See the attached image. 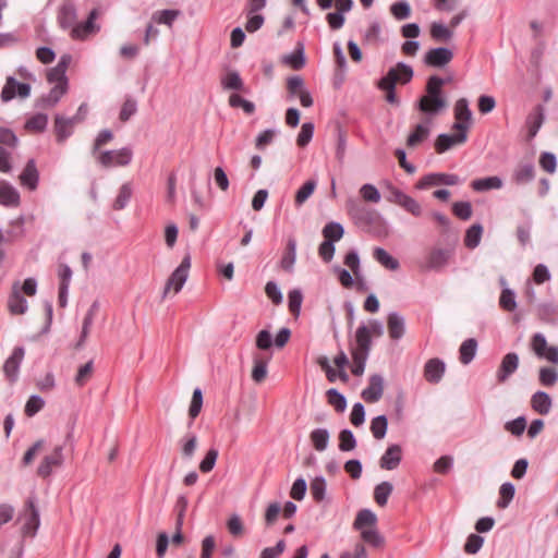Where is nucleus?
Listing matches in <instances>:
<instances>
[{"instance_id":"obj_36","label":"nucleus","mask_w":558,"mask_h":558,"mask_svg":"<svg viewBox=\"0 0 558 558\" xmlns=\"http://www.w3.org/2000/svg\"><path fill=\"white\" fill-rule=\"evenodd\" d=\"M471 186L476 192L498 190L502 187V180L499 177H486L473 180Z\"/></svg>"},{"instance_id":"obj_63","label":"nucleus","mask_w":558,"mask_h":558,"mask_svg":"<svg viewBox=\"0 0 558 558\" xmlns=\"http://www.w3.org/2000/svg\"><path fill=\"white\" fill-rule=\"evenodd\" d=\"M314 123L312 122H305L301 126V131L296 137V144L300 147H305L313 138L314 135Z\"/></svg>"},{"instance_id":"obj_27","label":"nucleus","mask_w":558,"mask_h":558,"mask_svg":"<svg viewBox=\"0 0 558 558\" xmlns=\"http://www.w3.org/2000/svg\"><path fill=\"white\" fill-rule=\"evenodd\" d=\"M74 129V119L64 118L61 114H56L54 117V133L57 136L58 143H63L66 138H69Z\"/></svg>"},{"instance_id":"obj_7","label":"nucleus","mask_w":558,"mask_h":558,"mask_svg":"<svg viewBox=\"0 0 558 558\" xmlns=\"http://www.w3.org/2000/svg\"><path fill=\"white\" fill-rule=\"evenodd\" d=\"M531 349L538 359L546 360L554 365H558V347L548 345L543 333L536 332L533 335L531 339Z\"/></svg>"},{"instance_id":"obj_59","label":"nucleus","mask_w":558,"mask_h":558,"mask_svg":"<svg viewBox=\"0 0 558 558\" xmlns=\"http://www.w3.org/2000/svg\"><path fill=\"white\" fill-rule=\"evenodd\" d=\"M196 448H197V437L195 434H187L181 440V450H182V454L184 458L192 459Z\"/></svg>"},{"instance_id":"obj_16","label":"nucleus","mask_w":558,"mask_h":558,"mask_svg":"<svg viewBox=\"0 0 558 558\" xmlns=\"http://www.w3.org/2000/svg\"><path fill=\"white\" fill-rule=\"evenodd\" d=\"M453 58L452 51L447 47H437L429 49L425 57L424 62L428 66L442 68L448 64Z\"/></svg>"},{"instance_id":"obj_30","label":"nucleus","mask_w":558,"mask_h":558,"mask_svg":"<svg viewBox=\"0 0 558 558\" xmlns=\"http://www.w3.org/2000/svg\"><path fill=\"white\" fill-rule=\"evenodd\" d=\"M295 260H296V241L294 238H289L287 241L286 251L280 260V267L284 271L292 274L294 271Z\"/></svg>"},{"instance_id":"obj_42","label":"nucleus","mask_w":558,"mask_h":558,"mask_svg":"<svg viewBox=\"0 0 558 558\" xmlns=\"http://www.w3.org/2000/svg\"><path fill=\"white\" fill-rule=\"evenodd\" d=\"M538 318L547 324L558 323V307L553 303H543L537 308Z\"/></svg>"},{"instance_id":"obj_40","label":"nucleus","mask_w":558,"mask_h":558,"mask_svg":"<svg viewBox=\"0 0 558 558\" xmlns=\"http://www.w3.org/2000/svg\"><path fill=\"white\" fill-rule=\"evenodd\" d=\"M477 342L474 338H469L462 342L459 349L460 361L462 364H470L475 357Z\"/></svg>"},{"instance_id":"obj_3","label":"nucleus","mask_w":558,"mask_h":558,"mask_svg":"<svg viewBox=\"0 0 558 558\" xmlns=\"http://www.w3.org/2000/svg\"><path fill=\"white\" fill-rule=\"evenodd\" d=\"M133 151L130 147L120 149L102 150L96 156L97 162L104 168L125 167L131 163Z\"/></svg>"},{"instance_id":"obj_61","label":"nucleus","mask_w":558,"mask_h":558,"mask_svg":"<svg viewBox=\"0 0 558 558\" xmlns=\"http://www.w3.org/2000/svg\"><path fill=\"white\" fill-rule=\"evenodd\" d=\"M390 12L398 21L405 20L411 15V7L407 1H398L391 4Z\"/></svg>"},{"instance_id":"obj_39","label":"nucleus","mask_w":558,"mask_h":558,"mask_svg":"<svg viewBox=\"0 0 558 558\" xmlns=\"http://www.w3.org/2000/svg\"><path fill=\"white\" fill-rule=\"evenodd\" d=\"M98 311H99V303L97 301H95L88 308V311L83 319L81 338H80L77 345H82L85 342L87 336L89 335V330L92 328L94 318H95L96 314L98 313Z\"/></svg>"},{"instance_id":"obj_5","label":"nucleus","mask_w":558,"mask_h":558,"mask_svg":"<svg viewBox=\"0 0 558 558\" xmlns=\"http://www.w3.org/2000/svg\"><path fill=\"white\" fill-rule=\"evenodd\" d=\"M452 129L458 133L449 135L446 133L439 134L435 142V149L438 154L449 150L454 145L463 144L468 140V124L463 122H454Z\"/></svg>"},{"instance_id":"obj_26","label":"nucleus","mask_w":558,"mask_h":558,"mask_svg":"<svg viewBox=\"0 0 558 558\" xmlns=\"http://www.w3.org/2000/svg\"><path fill=\"white\" fill-rule=\"evenodd\" d=\"M387 328L389 332V337L392 340L401 339L405 333V319L398 312L389 313L387 317Z\"/></svg>"},{"instance_id":"obj_37","label":"nucleus","mask_w":558,"mask_h":558,"mask_svg":"<svg viewBox=\"0 0 558 558\" xmlns=\"http://www.w3.org/2000/svg\"><path fill=\"white\" fill-rule=\"evenodd\" d=\"M373 257L377 263L389 270H397L400 267L399 260L391 256L385 248L376 247L373 252Z\"/></svg>"},{"instance_id":"obj_23","label":"nucleus","mask_w":558,"mask_h":558,"mask_svg":"<svg viewBox=\"0 0 558 558\" xmlns=\"http://www.w3.org/2000/svg\"><path fill=\"white\" fill-rule=\"evenodd\" d=\"M519 366V356L514 352L507 353L500 363L497 371V379L499 383L506 381Z\"/></svg>"},{"instance_id":"obj_43","label":"nucleus","mask_w":558,"mask_h":558,"mask_svg":"<svg viewBox=\"0 0 558 558\" xmlns=\"http://www.w3.org/2000/svg\"><path fill=\"white\" fill-rule=\"evenodd\" d=\"M322 233L326 241L335 243L343 236L344 229L341 223L331 221L323 228Z\"/></svg>"},{"instance_id":"obj_47","label":"nucleus","mask_w":558,"mask_h":558,"mask_svg":"<svg viewBox=\"0 0 558 558\" xmlns=\"http://www.w3.org/2000/svg\"><path fill=\"white\" fill-rule=\"evenodd\" d=\"M499 306L506 312H513L517 308L515 292L505 287L499 296Z\"/></svg>"},{"instance_id":"obj_45","label":"nucleus","mask_w":558,"mask_h":558,"mask_svg":"<svg viewBox=\"0 0 558 558\" xmlns=\"http://www.w3.org/2000/svg\"><path fill=\"white\" fill-rule=\"evenodd\" d=\"M221 86L228 90H242L244 83L236 71H230L221 78Z\"/></svg>"},{"instance_id":"obj_11","label":"nucleus","mask_w":558,"mask_h":558,"mask_svg":"<svg viewBox=\"0 0 558 558\" xmlns=\"http://www.w3.org/2000/svg\"><path fill=\"white\" fill-rule=\"evenodd\" d=\"M97 19V10H92L87 20L83 23H75L70 32V36L74 40H84L90 35L99 31V26L95 24Z\"/></svg>"},{"instance_id":"obj_33","label":"nucleus","mask_w":558,"mask_h":558,"mask_svg":"<svg viewBox=\"0 0 558 558\" xmlns=\"http://www.w3.org/2000/svg\"><path fill=\"white\" fill-rule=\"evenodd\" d=\"M543 122L544 113L542 108L538 107L534 109L531 113H529L525 121L529 140H532L536 136L537 132L542 128Z\"/></svg>"},{"instance_id":"obj_24","label":"nucleus","mask_w":558,"mask_h":558,"mask_svg":"<svg viewBox=\"0 0 558 558\" xmlns=\"http://www.w3.org/2000/svg\"><path fill=\"white\" fill-rule=\"evenodd\" d=\"M384 392V379L380 375H373L369 378V385L362 391V397L366 402H377Z\"/></svg>"},{"instance_id":"obj_49","label":"nucleus","mask_w":558,"mask_h":558,"mask_svg":"<svg viewBox=\"0 0 558 558\" xmlns=\"http://www.w3.org/2000/svg\"><path fill=\"white\" fill-rule=\"evenodd\" d=\"M392 484L389 482H381L374 489V499L378 506L384 507L387 505L388 498L392 493Z\"/></svg>"},{"instance_id":"obj_60","label":"nucleus","mask_w":558,"mask_h":558,"mask_svg":"<svg viewBox=\"0 0 558 558\" xmlns=\"http://www.w3.org/2000/svg\"><path fill=\"white\" fill-rule=\"evenodd\" d=\"M356 447V439L350 429H343L339 434V450L351 451Z\"/></svg>"},{"instance_id":"obj_20","label":"nucleus","mask_w":558,"mask_h":558,"mask_svg":"<svg viewBox=\"0 0 558 558\" xmlns=\"http://www.w3.org/2000/svg\"><path fill=\"white\" fill-rule=\"evenodd\" d=\"M372 349V337L369 328L362 324L355 331V345L351 349V353L369 355Z\"/></svg>"},{"instance_id":"obj_1","label":"nucleus","mask_w":558,"mask_h":558,"mask_svg":"<svg viewBox=\"0 0 558 558\" xmlns=\"http://www.w3.org/2000/svg\"><path fill=\"white\" fill-rule=\"evenodd\" d=\"M446 81L437 75L428 77L425 86V95L417 101V109L428 117H435L442 112L447 106V98L444 94L442 86Z\"/></svg>"},{"instance_id":"obj_34","label":"nucleus","mask_w":558,"mask_h":558,"mask_svg":"<svg viewBox=\"0 0 558 558\" xmlns=\"http://www.w3.org/2000/svg\"><path fill=\"white\" fill-rule=\"evenodd\" d=\"M377 522L376 514L369 509H363L357 512L354 520L353 526L355 530L362 532V530L375 527Z\"/></svg>"},{"instance_id":"obj_12","label":"nucleus","mask_w":558,"mask_h":558,"mask_svg":"<svg viewBox=\"0 0 558 558\" xmlns=\"http://www.w3.org/2000/svg\"><path fill=\"white\" fill-rule=\"evenodd\" d=\"M77 20V11L73 1L64 0L57 13V22L62 29H72Z\"/></svg>"},{"instance_id":"obj_15","label":"nucleus","mask_w":558,"mask_h":558,"mask_svg":"<svg viewBox=\"0 0 558 558\" xmlns=\"http://www.w3.org/2000/svg\"><path fill=\"white\" fill-rule=\"evenodd\" d=\"M8 308L13 315H23L28 310V303L21 293V282L14 281L8 299Z\"/></svg>"},{"instance_id":"obj_41","label":"nucleus","mask_w":558,"mask_h":558,"mask_svg":"<svg viewBox=\"0 0 558 558\" xmlns=\"http://www.w3.org/2000/svg\"><path fill=\"white\" fill-rule=\"evenodd\" d=\"M133 195V187L131 182H125L121 185L119 193L112 205L114 210L124 209Z\"/></svg>"},{"instance_id":"obj_53","label":"nucleus","mask_w":558,"mask_h":558,"mask_svg":"<svg viewBox=\"0 0 558 558\" xmlns=\"http://www.w3.org/2000/svg\"><path fill=\"white\" fill-rule=\"evenodd\" d=\"M429 134V128L424 124H417L412 133L408 136V146L414 147L421 144Z\"/></svg>"},{"instance_id":"obj_52","label":"nucleus","mask_w":558,"mask_h":558,"mask_svg":"<svg viewBox=\"0 0 558 558\" xmlns=\"http://www.w3.org/2000/svg\"><path fill=\"white\" fill-rule=\"evenodd\" d=\"M515 494L514 485L510 482L504 483L499 488L500 498L497 501V506L505 509L509 506Z\"/></svg>"},{"instance_id":"obj_64","label":"nucleus","mask_w":558,"mask_h":558,"mask_svg":"<svg viewBox=\"0 0 558 558\" xmlns=\"http://www.w3.org/2000/svg\"><path fill=\"white\" fill-rule=\"evenodd\" d=\"M361 537L364 542L372 545L373 547H380L384 544V537L375 527L362 530Z\"/></svg>"},{"instance_id":"obj_28","label":"nucleus","mask_w":558,"mask_h":558,"mask_svg":"<svg viewBox=\"0 0 558 558\" xmlns=\"http://www.w3.org/2000/svg\"><path fill=\"white\" fill-rule=\"evenodd\" d=\"M348 214L359 222L369 223L373 220V214L366 207L362 206L355 199H348L345 204Z\"/></svg>"},{"instance_id":"obj_55","label":"nucleus","mask_w":558,"mask_h":558,"mask_svg":"<svg viewBox=\"0 0 558 558\" xmlns=\"http://www.w3.org/2000/svg\"><path fill=\"white\" fill-rule=\"evenodd\" d=\"M303 302V294L301 290L293 289L288 294V306L291 314L295 317L300 315L301 306Z\"/></svg>"},{"instance_id":"obj_46","label":"nucleus","mask_w":558,"mask_h":558,"mask_svg":"<svg viewBox=\"0 0 558 558\" xmlns=\"http://www.w3.org/2000/svg\"><path fill=\"white\" fill-rule=\"evenodd\" d=\"M538 381L544 387H553L558 381V371L555 367H541L538 372Z\"/></svg>"},{"instance_id":"obj_25","label":"nucleus","mask_w":558,"mask_h":558,"mask_svg":"<svg viewBox=\"0 0 558 558\" xmlns=\"http://www.w3.org/2000/svg\"><path fill=\"white\" fill-rule=\"evenodd\" d=\"M39 173L36 167V162L34 159H29L26 162L25 168L20 174V183L22 186L27 187L31 191H34L38 186Z\"/></svg>"},{"instance_id":"obj_58","label":"nucleus","mask_w":558,"mask_h":558,"mask_svg":"<svg viewBox=\"0 0 558 558\" xmlns=\"http://www.w3.org/2000/svg\"><path fill=\"white\" fill-rule=\"evenodd\" d=\"M203 407V393L199 388L194 389L190 409H189V415L191 418L190 425L193 424V421L197 417Z\"/></svg>"},{"instance_id":"obj_2","label":"nucleus","mask_w":558,"mask_h":558,"mask_svg":"<svg viewBox=\"0 0 558 558\" xmlns=\"http://www.w3.org/2000/svg\"><path fill=\"white\" fill-rule=\"evenodd\" d=\"M413 77V69L399 62L395 68H391L387 74L381 77L377 84L378 88L386 92V100L391 105H398L399 99L396 95V84H407Z\"/></svg>"},{"instance_id":"obj_29","label":"nucleus","mask_w":558,"mask_h":558,"mask_svg":"<svg viewBox=\"0 0 558 558\" xmlns=\"http://www.w3.org/2000/svg\"><path fill=\"white\" fill-rule=\"evenodd\" d=\"M0 205L5 207H16L20 205L19 191L8 182H0Z\"/></svg>"},{"instance_id":"obj_21","label":"nucleus","mask_w":558,"mask_h":558,"mask_svg":"<svg viewBox=\"0 0 558 558\" xmlns=\"http://www.w3.org/2000/svg\"><path fill=\"white\" fill-rule=\"evenodd\" d=\"M402 460V448L399 445H390L379 460V465L384 470L392 471L397 469Z\"/></svg>"},{"instance_id":"obj_35","label":"nucleus","mask_w":558,"mask_h":558,"mask_svg":"<svg viewBox=\"0 0 558 558\" xmlns=\"http://www.w3.org/2000/svg\"><path fill=\"white\" fill-rule=\"evenodd\" d=\"M330 433L327 428H315L310 434V440L315 450L322 452L328 447Z\"/></svg>"},{"instance_id":"obj_44","label":"nucleus","mask_w":558,"mask_h":558,"mask_svg":"<svg viewBox=\"0 0 558 558\" xmlns=\"http://www.w3.org/2000/svg\"><path fill=\"white\" fill-rule=\"evenodd\" d=\"M483 233V227L480 223L471 226L464 236V245L468 248H475L478 246Z\"/></svg>"},{"instance_id":"obj_17","label":"nucleus","mask_w":558,"mask_h":558,"mask_svg":"<svg viewBox=\"0 0 558 558\" xmlns=\"http://www.w3.org/2000/svg\"><path fill=\"white\" fill-rule=\"evenodd\" d=\"M535 179V166L533 161L519 162L511 173V181L517 185L531 183Z\"/></svg>"},{"instance_id":"obj_32","label":"nucleus","mask_w":558,"mask_h":558,"mask_svg":"<svg viewBox=\"0 0 558 558\" xmlns=\"http://www.w3.org/2000/svg\"><path fill=\"white\" fill-rule=\"evenodd\" d=\"M551 399L545 391H536L532 396V409L541 415H547L551 410Z\"/></svg>"},{"instance_id":"obj_19","label":"nucleus","mask_w":558,"mask_h":558,"mask_svg":"<svg viewBox=\"0 0 558 558\" xmlns=\"http://www.w3.org/2000/svg\"><path fill=\"white\" fill-rule=\"evenodd\" d=\"M63 463V447L57 446L53 451L46 456L38 466V475L47 477L51 474L53 468L60 466Z\"/></svg>"},{"instance_id":"obj_18","label":"nucleus","mask_w":558,"mask_h":558,"mask_svg":"<svg viewBox=\"0 0 558 558\" xmlns=\"http://www.w3.org/2000/svg\"><path fill=\"white\" fill-rule=\"evenodd\" d=\"M24 348L16 347L13 350L12 354L7 359L3 365V372L11 383H14L17 379L20 366L24 359Z\"/></svg>"},{"instance_id":"obj_50","label":"nucleus","mask_w":558,"mask_h":558,"mask_svg":"<svg viewBox=\"0 0 558 558\" xmlns=\"http://www.w3.org/2000/svg\"><path fill=\"white\" fill-rule=\"evenodd\" d=\"M388 420L386 415H378L371 422V432L376 439H383L387 434Z\"/></svg>"},{"instance_id":"obj_13","label":"nucleus","mask_w":558,"mask_h":558,"mask_svg":"<svg viewBox=\"0 0 558 558\" xmlns=\"http://www.w3.org/2000/svg\"><path fill=\"white\" fill-rule=\"evenodd\" d=\"M72 61V57L69 53H64L60 57L56 66L51 68L47 73V80L50 84L66 85V70Z\"/></svg>"},{"instance_id":"obj_31","label":"nucleus","mask_w":558,"mask_h":558,"mask_svg":"<svg viewBox=\"0 0 558 558\" xmlns=\"http://www.w3.org/2000/svg\"><path fill=\"white\" fill-rule=\"evenodd\" d=\"M66 85H58L54 84L53 87L47 93L46 95H43L39 99V105L43 108H52L54 107L60 99L65 95L68 92Z\"/></svg>"},{"instance_id":"obj_56","label":"nucleus","mask_w":558,"mask_h":558,"mask_svg":"<svg viewBox=\"0 0 558 558\" xmlns=\"http://www.w3.org/2000/svg\"><path fill=\"white\" fill-rule=\"evenodd\" d=\"M311 495L313 499L320 502L326 496V481L323 476H316L311 483Z\"/></svg>"},{"instance_id":"obj_62","label":"nucleus","mask_w":558,"mask_h":558,"mask_svg":"<svg viewBox=\"0 0 558 558\" xmlns=\"http://www.w3.org/2000/svg\"><path fill=\"white\" fill-rule=\"evenodd\" d=\"M93 369H94L93 361H88L87 363L82 365L75 375V378H74L75 384L78 387H83L90 379Z\"/></svg>"},{"instance_id":"obj_6","label":"nucleus","mask_w":558,"mask_h":558,"mask_svg":"<svg viewBox=\"0 0 558 558\" xmlns=\"http://www.w3.org/2000/svg\"><path fill=\"white\" fill-rule=\"evenodd\" d=\"M191 268V256L186 255L182 259L181 264L172 271L170 277L168 278L165 289L162 292V298L165 299L170 290H173V292L177 294L179 293L184 283L186 282L189 278V271Z\"/></svg>"},{"instance_id":"obj_48","label":"nucleus","mask_w":558,"mask_h":558,"mask_svg":"<svg viewBox=\"0 0 558 558\" xmlns=\"http://www.w3.org/2000/svg\"><path fill=\"white\" fill-rule=\"evenodd\" d=\"M179 15L180 11L167 9L154 12L151 20L155 23L165 24L171 27Z\"/></svg>"},{"instance_id":"obj_9","label":"nucleus","mask_w":558,"mask_h":558,"mask_svg":"<svg viewBox=\"0 0 558 558\" xmlns=\"http://www.w3.org/2000/svg\"><path fill=\"white\" fill-rule=\"evenodd\" d=\"M461 182V179L457 174L434 172L422 177L415 184V187L417 190H427L438 185H457Z\"/></svg>"},{"instance_id":"obj_51","label":"nucleus","mask_w":558,"mask_h":558,"mask_svg":"<svg viewBox=\"0 0 558 558\" xmlns=\"http://www.w3.org/2000/svg\"><path fill=\"white\" fill-rule=\"evenodd\" d=\"M453 33L442 23L433 22L430 25V36L437 41H448L452 38Z\"/></svg>"},{"instance_id":"obj_38","label":"nucleus","mask_w":558,"mask_h":558,"mask_svg":"<svg viewBox=\"0 0 558 558\" xmlns=\"http://www.w3.org/2000/svg\"><path fill=\"white\" fill-rule=\"evenodd\" d=\"M454 119L456 122H463L468 124V129L471 125L472 111L469 107V101L465 98H460L454 105Z\"/></svg>"},{"instance_id":"obj_22","label":"nucleus","mask_w":558,"mask_h":558,"mask_svg":"<svg viewBox=\"0 0 558 558\" xmlns=\"http://www.w3.org/2000/svg\"><path fill=\"white\" fill-rule=\"evenodd\" d=\"M446 365L440 359H430L424 365V378L430 384H438L445 374Z\"/></svg>"},{"instance_id":"obj_4","label":"nucleus","mask_w":558,"mask_h":558,"mask_svg":"<svg viewBox=\"0 0 558 558\" xmlns=\"http://www.w3.org/2000/svg\"><path fill=\"white\" fill-rule=\"evenodd\" d=\"M20 519L23 520V536L34 537L40 525L39 510L36 507V500L34 497L27 498L25 508L20 514Z\"/></svg>"},{"instance_id":"obj_14","label":"nucleus","mask_w":558,"mask_h":558,"mask_svg":"<svg viewBox=\"0 0 558 558\" xmlns=\"http://www.w3.org/2000/svg\"><path fill=\"white\" fill-rule=\"evenodd\" d=\"M31 94V85L27 83L17 82L14 77L10 76L1 92L2 101H10L15 95L21 98H26Z\"/></svg>"},{"instance_id":"obj_54","label":"nucleus","mask_w":558,"mask_h":558,"mask_svg":"<svg viewBox=\"0 0 558 558\" xmlns=\"http://www.w3.org/2000/svg\"><path fill=\"white\" fill-rule=\"evenodd\" d=\"M328 403L335 408L337 412H343L347 408V399L337 389L330 388L326 392Z\"/></svg>"},{"instance_id":"obj_8","label":"nucleus","mask_w":558,"mask_h":558,"mask_svg":"<svg viewBox=\"0 0 558 558\" xmlns=\"http://www.w3.org/2000/svg\"><path fill=\"white\" fill-rule=\"evenodd\" d=\"M453 254L454 250L452 247H434L425 258L424 268L440 271L449 264Z\"/></svg>"},{"instance_id":"obj_57","label":"nucleus","mask_w":558,"mask_h":558,"mask_svg":"<svg viewBox=\"0 0 558 558\" xmlns=\"http://www.w3.org/2000/svg\"><path fill=\"white\" fill-rule=\"evenodd\" d=\"M316 185L317 183L315 180H308L296 191V206H301L304 202L307 201V198L314 193Z\"/></svg>"},{"instance_id":"obj_10","label":"nucleus","mask_w":558,"mask_h":558,"mask_svg":"<svg viewBox=\"0 0 558 558\" xmlns=\"http://www.w3.org/2000/svg\"><path fill=\"white\" fill-rule=\"evenodd\" d=\"M353 4V0H335L336 10L326 15V22L330 29L338 31L343 27L345 23L344 15L352 10Z\"/></svg>"}]
</instances>
